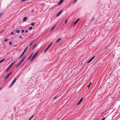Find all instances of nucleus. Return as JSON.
<instances>
[{"label":"nucleus","mask_w":120,"mask_h":120,"mask_svg":"<svg viewBox=\"0 0 120 120\" xmlns=\"http://www.w3.org/2000/svg\"><path fill=\"white\" fill-rule=\"evenodd\" d=\"M15 63V61H14L7 68L6 71H8L9 69L12 67L13 65Z\"/></svg>","instance_id":"f257e3e1"},{"label":"nucleus","mask_w":120,"mask_h":120,"mask_svg":"<svg viewBox=\"0 0 120 120\" xmlns=\"http://www.w3.org/2000/svg\"><path fill=\"white\" fill-rule=\"evenodd\" d=\"M28 47V46L25 49H24V51L22 53L21 55L19 57V59H20L22 56L23 55V54H24V53H25V52H26V50L27 49V48Z\"/></svg>","instance_id":"f03ea898"},{"label":"nucleus","mask_w":120,"mask_h":120,"mask_svg":"<svg viewBox=\"0 0 120 120\" xmlns=\"http://www.w3.org/2000/svg\"><path fill=\"white\" fill-rule=\"evenodd\" d=\"M57 24L56 23V24H55L53 25V26H52V28L50 30V32H51V31L52 30L55 28Z\"/></svg>","instance_id":"7ed1b4c3"},{"label":"nucleus","mask_w":120,"mask_h":120,"mask_svg":"<svg viewBox=\"0 0 120 120\" xmlns=\"http://www.w3.org/2000/svg\"><path fill=\"white\" fill-rule=\"evenodd\" d=\"M12 73V72H11L9 73V74H8L6 76H5V78H4V79H6L7 78H8V77H9V76L10 75H11V74Z\"/></svg>","instance_id":"20e7f679"},{"label":"nucleus","mask_w":120,"mask_h":120,"mask_svg":"<svg viewBox=\"0 0 120 120\" xmlns=\"http://www.w3.org/2000/svg\"><path fill=\"white\" fill-rule=\"evenodd\" d=\"M95 56H94L93 57H92L89 60V61H87V63H90L92 61V60H93V59H94L95 57Z\"/></svg>","instance_id":"39448f33"},{"label":"nucleus","mask_w":120,"mask_h":120,"mask_svg":"<svg viewBox=\"0 0 120 120\" xmlns=\"http://www.w3.org/2000/svg\"><path fill=\"white\" fill-rule=\"evenodd\" d=\"M38 51H37L34 54L33 56L32 57L34 59L37 56L38 53Z\"/></svg>","instance_id":"423d86ee"},{"label":"nucleus","mask_w":120,"mask_h":120,"mask_svg":"<svg viewBox=\"0 0 120 120\" xmlns=\"http://www.w3.org/2000/svg\"><path fill=\"white\" fill-rule=\"evenodd\" d=\"M52 42L50 44V45H49V46L46 49V50L44 52V53H45L47 51L48 49L50 47V46L51 45H52Z\"/></svg>","instance_id":"0eeeda50"},{"label":"nucleus","mask_w":120,"mask_h":120,"mask_svg":"<svg viewBox=\"0 0 120 120\" xmlns=\"http://www.w3.org/2000/svg\"><path fill=\"white\" fill-rule=\"evenodd\" d=\"M62 11L63 10H62L60 11L58 13L56 14V16L58 17V16H59L60 15V14L61 13Z\"/></svg>","instance_id":"6e6552de"},{"label":"nucleus","mask_w":120,"mask_h":120,"mask_svg":"<svg viewBox=\"0 0 120 120\" xmlns=\"http://www.w3.org/2000/svg\"><path fill=\"white\" fill-rule=\"evenodd\" d=\"M26 56H24L20 62L21 63L24 61L26 58Z\"/></svg>","instance_id":"1a4fd4ad"},{"label":"nucleus","mask_w":120,"mask_h":120,"mask_svg":"<svg viewBox=\"0 0 120 120\" xmlns=\"http://www.w3.org/2000/svg\"><path fill=\"white\" fill-rule=\"evenodd\" d=\"M83 98H82L77 103V105H79L81 103V102L82 101Z\"/></svg>","instance_id":"9d476101"},{"label":"nucleus","mask_w":120,"mask_h":120,"mask_svg":"<svg viewBox=\"0 0 120 120\" xmlns=\"http://www.w3.org/2000/svg\"><path fill=\"white\" fill-rule=\"evenodd\" d=\"M17 80V79L15 78L11 82V83L14 84L15 83V82Z\"/></svg>","instance_id":"9b49d317"},{"label":"nucleus","mask_w":120,"mask_h":120,"mask_svg":"<svg viewBox=\"0 0 120 120\" xmlns=\"http://www.w3.org/2000/svg\"><path fill=\"white\" fill-rule=\"evenodd\" d=\"M21 64V63L19 62L18 64H17L16 65V68H17L18 67H19V66Z\"/></svg>","instance_id":"f8f14e48"},{"label":"nucleus","mask_w":120,"mask_h":120,"mask_svg":"<svg viewBox=\"0 0 120 120\" xmlns=\"http://www.w3.org/2000/svg\"><path fill=\"white\" fill-rule=\"evenodd\" d=\"M64 0H61L58 3V4L59 5H60L63 2Z\"/></svg>","instance_id":"ddd939ff"},{"label":"nucleus","mask_w":120,"mask_h":120,"mask_svg":"<svg viewBox=\"0 0 120 120\" xmlns=\"http://www.w3.org/2000/svg\"><path fill=\"white\" fill-rule=\"evenodd\" d=\"M80 19L79 18L74 23V25Z\"/></svg>","instance_id":"4468645a"},{"label":"nucleus","mask_w":120,"mask_h":120,"mask_svg":"<svg viewBox=\"0 0 120 120\" xmlns=\"http://www.w3.org/2000/svg\"><path fill=\"white\" fill-rule=\"evenodd\" d=\"M61 38H59L56 41V43H58L61 40Z\"/></svg>","instance_id":"2eb2a0df"},{"label":"nucleus","mask_w":120,"mask_h":120,"mask_svg":"<svg viewBox=\"0 0 120 120\" xmlns=\"http://www.w3.org/2000/svg\"><path fill=\"white\" fill-rule=\"evenodd\" d=\"M27 19V17H25L23 19V21L25 22L26 21Z\"/></svg>","instance_id":"dca6fc26"},{"label":"nucleus","mask_w":120,"mask_h":120,"mask_svg":"<svg viewBox=\"0 0 120 120\" xmlns=\"http://www.w3.org/2000/svg\"><path fill=\"white\" fill-rule=\"evenodd\" d=\"M34 40H33L31 41V42L30 43V44H29V46H30L32 45L33 44V43L34 42Z\"/></svg>","instance_id":"f3484780"},{"label":"nucleus","mask_w":120,"mask_h":120,"mask_svg":"<svg viewBox=\"0 0 120 120\" xmlns=\"http://www.w3.org/2000/svg\"><path fill=\"white\" fill-rule=\"evenodd\" d=\"M37 44H36L32 48V49L33 50H34V48H35V47L36 46V45H37Z\"/></svg>","instance_id":"a211bd4d"},{"label":"nucleus","mask_w":120,"mask_h":120,"mask_svg":"<svg viewBox=\"0 0 120 120\" xmlns=\"http://www.w3.org/2000/svg\"><path fill=\"white\" fill-rule=\"evenodd\" d=\"M34 115H33L28 120H30L34 116Z\"/></svg>","instance_id":"6ab92c4d"},{"label":"nucleus","mask_w":120,"mask_h":120,"mask_svg":"<svg viewBox=\"0 0 120 120\" xmlns=\"http://www.w3.org/2000/svg\"><path fill=\"white\" fill-rule=\"evenodd\" d=\"M33 54V53H32L31 55L29 56V57L28 58V60H29L30 59V58L31 57V56H32V55Z\"/></svg>","instance_id":"aec40b11"},{"label":"nucleus","mask_w":120,"mask_h":120,"mask_svg":"<svg viewBox=\"0 0 120 120\" xmlns=\"http://www.w3.org/2000/svg\"><path fill=\"white\" fill-rule=\"evenodd\" d=\"M4 60H5V59L4 58V59H2L0 61V63L2 62V61H3Z\"/></svg>","instance_id":"412c9836"},{"label":"nucleus","mask_w":120,"mask_h":120,"mask_svg":"<svg viewBox=\"0 0 120 120\" xmlns=\"http://www.w3.org/2000/svg\"><path fill=\"white\" fill-rule=\"evenodd\" d=\"M91 82H90L89 84V85L88 86V88H89L90 87V86L91 85Z\"/></svg>","instance_id":"4be33fe9"},{"label":"nucleus","mask_w":120,"mask_h":120,"mask_svg":"<svg viewBox=\"0 0 120 120\" xmlns=\"http://www.w3.org/2000/svg\"><path fill=\"white\" fill-rule=\"evenodd\" d=\"M13 84L12 83H11V84H10V85L9 86V88H10V87H11Z\"/></svg>","instance_id":"5701e85b"},{"label":"nucleus","mask_w":120,"mask_h":120,"mask_svg":"<svg viewBox=\"0 0 120 120\" xmlns=\"http://www.w3.org/2000/svg\"><path fill=\"white\" fill-rule=\"evenodd\" d=\"M20 32L19 30H16V32L17 33H19Z\"/></svg>","instance_id":"b1692460"},{"label":"nucleus","mask_w":120,"mask_h":120,"mask_svg":"<svg viewBox=\"0 0 120 120\" xmlns=\"http://www.w3.org/2000/svg\"><path fill=\"white\" fill-rule=\"evenodd\" d=\"M77 1V0H75L73 2V4H74Z\"/></svg>","instance_id":"393cba45"},{"label":"nucleus","mask_w":120,"mask_h":120,"mask_svg":"<svg viewBox=\"0 0 120 120\" xmlns=\"http://www.w3.org/2000/svg\"><path fill=\"white\" fill-rule=\"evenodd\" d=\"M31 25L34 26V25L35 23H31Z\"/></svg>","instance_id":"a878e982"},{"label":"nucleus","mask_w":120,"mask_h":120,"mask_svg":"<svg viewBox=\"0 0 120 120\" xmlns=\"http://www.w3.org/2000/svg\"><path fill=\"white\" fill-rule=\"evenodd\" d=\"M32 26H31L29 28V30H31L32 29Z\"/></svg>","instance_id":"bb28decb"},{"label":"nucleus","mask_w":120,"mask_h":120,"mask_svg":"<svg viewBox=\"0 0 120 120\" xmlns=\"http://www.w3.org/2000/svg\"><path fill=\"white\" fill-rule=\"evenodd\" d=\"M8 41V39L7 38V39H5L4 40V41Z\"/></svg>","instance_id":"cd10ccee"},{"label":"nucleus","mask_w":120,"mask_h":120,"mask_svg":"<svg viewBox=\"0 0 120 120\" xmlns=\"http://www.w3.org/2000/svg\"><path fill=\"white\" fill-rule=\"evenodd\" d=\"M9 45H12V43L11 42H9Z\"/></svg>","instance_id":"c85d7f7f"},{"label":"nucleus","mask_w":120,"mask_h":120,"mask_svg":"<svg viewBox=\"0 0 120 120\" xmlns=\"http://www.w3.org/2000/svg\"><path fill=\"white\" fill-rule=\"evenodd\" d=\"M34 59L32 57L31 58V60L30 61H32Z\"/></svg>","instance_id":"c756f323"},{"label":"nucleus","mask_w":120,"mask_h":120,"mask_svg":"<svg viewBox=\"0 0 120 120\" xmlns=\"http://www.w3.org/2000/svg\"><path fill=\"white\" fill-rule=\"evenodd\" d=\"M24 32V30H22L21 31V33H23Z\"/></svg>","instance_id":"7c9ffc66"},{"label":"nucleus","mask_w":120,"mask_h":120,"mask_svg":"<svg viewBox=\"0 0 120 120\" xmlns=\"http://www.w3.org/2000/svg\"><path fill=\"white\" fill-rule=\"evenodd\" d=\"M57 96H56L55 97H54L53 99V100H54V99H56V98H57Z\"/></svg>","instance_id":"2f4dec72"},{"label":"nucleus","mask_w":120,"mask_h":120,"mask_svg":"<svg viewBox=\"0 0 120 120\" xmlns=\"http://www.w3.org/2000/svg\"><path fill=\"white\" fill-rule=\"evenodd\" d=\"M2 13L0 14V17L2 15Z\"/></svg>","instance_id":"473e14b6"},{"label":"nucleus","mask_w":120,"mask_h":120,"mask_svg":"<svg viewBox=\"0 0 120 120\" xmlns=\"http://www.w3.org/2000/svg\"><path fill=\"white\" fill-rule=\"evenodd\" d=\"M26 0H22L21 1V2H24V1H25Z\"/></svg>","instance_id":"72a5a7b5"},{"label":"nucleus","mask_w":120,"mask_h":120,"mask_svg":"<svg viewBox=\"0 0 120 120\" xmlns=\"http://www.w3.org/2000/svg\"><path fill=\"white\" fill-rule=\"evenodd\" d=\"M67 20H66L65 21V23H66L67 22Z\"/></svg>","instance_id":"f704fd0d"},{"label":"nucleus","mask_w":120,"mask_h":120,"mask_svg":"<svg viewBox=\"0 0 120 120\" xmlns=\"http://www.w3.org/2000/svg\"><path fill=\"white\" fill-rule=\"evenodd\" d=\"M11 34L12 35H13L14 34V33L13 32H12L11 33Z\"/></svg>","instance_id":"c9c22d12"},{"label":"nucleus","mask_w":120,"mask_h":120,"mask_svg":"<svg viewBox=\"0 0 120 120\" xmlns=\"http://www.w3.org/2000/svg\"><path fill=\"white\" fill-rule=\"evenodd\" d=\"M105 119V118H104L102 119L101 120H104Z\"/></svg>","instance_id":"e433bc0d"},{"label":"nucleus","mask_w":120,"mask_h":120,"mask_svg":"<svg viewBox=\"0 0 120 120\" xmlns=\"http://www.w3.org/2000/svg\"><path fill=\"white\" fill-rule=\"evenodd\" d=\"M27 32H28V31L27 30H26L25 31V32L26 33H27Z\"/></svg>","instance_id":"4c0bfd02"},{"label":"nucleus","mask_w":120,"mask_h":120,"mask_svg":"<svg viewBox=\"0 0 120 120\" xmlns=\"http://www.w3.org/2000/svg\"><path fill=\"white\" fill-rule=\"evenodd\" d=\"M2 89V87L0 88V90H1Z\"/></svg>","instance_id":"58836bf2"},{"label":"nucleus","mask_w":120,"mask_h":120,"mask_svg":"<svg viewBox=\"0 0 120 120\" xmlns=\"http://www.w3.org/2000/svg\"><path fill=\"white\" fill-rule=\"evenodd\" d=\"M19 38H22V37H21V36H20L19 37Z\"/></svg>","instance_id":"ea45409f"},{"label":"nucleus","mask_w":120,"mask_h":120,"mask_svg":"<svg viewBox=\"0 0 120 120\" xmlns=\"http://www.w3.org/2000/svg\"><path fill=\"white\" fill-rule=\"evenodd\" d=\"M82 64V63H81V65Z\"/></svg>","instance_id":"a19ab883"}]
</instances>
